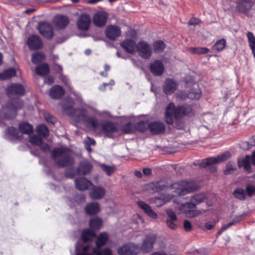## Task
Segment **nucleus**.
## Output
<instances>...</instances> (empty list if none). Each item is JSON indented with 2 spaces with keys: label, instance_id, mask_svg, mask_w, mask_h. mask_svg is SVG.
Instances as JSON below:
<instances>
[{
  "label": "nucleus",
  "instance_id": "1",
  "mask_svg": "<svg viewBox=\"0 0 255 255\" xmlns=\"http://www.w3.org/2000/svg\"><path fill=\"white\" fill-rule=\"evenodd\" d=\"M92 109L82 108L74 110L71 114V119L76 123H82L84 125L91 126L95 130H98L106 136H109L117 131V128L113 123L102 121L100 123L94 117L89 116Z\"/></svg>",
  "mask_w": 255,
  "mask_h": 255
},
{
  "label": "nucleus",
  "instance_id": "2",
  "mask_svg": "<svg viewBox=\"0 0 255 255\" xmlns=\"http://www.w3.org/2000/svg\"><path fill=\"white\" fill-rule=\"evenodd\" d=\"M109 237L108 234L103 232L97 237L96 244V248L91 247L87 242L84 243L81 253L77 254L76 255H113L111 249L108 247L100 249L105 245L108 241Z\"/></svg>",
  "mask_w": 255,
  "mask_h": 255
},
{
  "label": "nucleus",
  "instance_id": "3",
  "mask_svg": "<svg viewBox=\"0 0 255 255\" xmlns=\"http://www.w3.org/2000/svg\"><path fill=\"white\" fill-rule=\"evenodd\" d=\"M156 239V235L150 234L146 236L141 248L134 244L129 243L119 248L118 253L120 255H136L140 250L144 252H149L152 250Z\"/></svg>",
  "mask_w": 255,
  "mask_h": 255
},
{
  "label": "nucleus",
  "instance_id": "4",
  "mask_svg": "<svg viewBox=\"0 0 255 255\" xmlns=\"http://www.w3.org/2000/svg\"><path fill=\"white\" fill-rule=\"evenodd\" d=\"M192 113L193 109L191 105H185L176 107L173 103H170L165 110L166 122L168 125H172Z\"/></svg>",
  "mask_w": 255,
  "mask_h": 255
},
{
  "label": "nucleus",
  "instance_id": "5",
  "mask_svg": "<svg viewBox=\"0 0 255 255\" xmlns=\"http://www.w3.org/2000/svg\"><path fill=\"white\" fill-rule=\"evenodd\" d=\"M51 154L59 167L67 166L73 163L72 152L67 148H56L52 151Z\"/></svg>",
  "mask_w": 255,
  "mask_h": 255
},
{
  "label": "nucleus",
  "instance_id": "6",
  "mask_svg": "<svg viewBox=\"0 0 255 255\" xmlns=\"http://www.w3.org/2000/svg\"><path fill=\"white\" fill-rule=\"evenodd\" d=\"M89 224L91 229L84 230L82 234V240L85 243L92 240L96 236V234L92 230H99L100 229L102 226L103 222L100 218L96 217L90 221Z\"/></svg>",
  "mask_w": 255,
  "mask_h": 255
},
{
  "label": "nucleus",
  "instance_id": "7",
  "mask_svg": "<svg viewBox=\"0 0 255 255\" xmlns=\"http://www.w3.org/2000/svg\"><path fill=\"white\" fill-rule=\"evenodd\" d=\"M174 192L179 196H184L194 192L196 189L195 183L193 181H182L175 183L172 185Z\"/></svg>",
  "mask_w": 255,
  "mask_h": 255
},
{
  "label": "nucleus",
  "instance_id": "8",
  "mask_svg": "<svg viewBox=\"0 0 255 255\" xmlns=\"http://www.w3.org/2000/svg\"><path fill=\"white\" fill-rule=\"evenodd\" d=\"M23 105V102L21 100H13L5 107H2L0 113L3 114L6 119H12L15 117L16 111L21 109Z\"/></svg>",
  "mask_w": 255,
  "mask_h": 255
},
{
  "label": "nucleus",
  "instance_id": "9",
  "mask_svg": "<svg viewBox=\"0 0 255 255\" xmlns=\"http://www.w3.org/2000/svg\"><path fill=\"white\" fill-rule=\"evenodd\" d=\"M231 156V153L226 151L221 155H219L216 157H209L202 160L199 163V165L203 168L208 166L213 165L215 164L223 162L229 158Z\"/></svg>",
  "mask_w": 255,
  "mask_h": 255
},
{
  "label": "nucleus",
  "instance_id": "10",
  "mask_svg": "<svg viewBox=\"0 0 255 255\" xmlns=\"http://www.w3.org/2000/svg\"><path fill=\"white\" fill-rule=\"evenodd\" d=\"M201 95V90L198 88V86L196 84H194L193 85V88L188 94H186L184 92H180L177 94L176 96L177 98L181 100H185L187 98L191 100H198L200 98Z\"/></svg>",
  "mask_w": 255,
  "mask_h": 255
},
{
  "label": "nucleus",
  "instance_id": "11",
  "mask_svg": "<svg viewBox=\"0 0 255 255\" xmlns=\"http://www.w3.org/2000/svg\"><path fill=\"white\" fill-rule=\"evenodd\" d=\"M137 51L138 54L144 59L149 58L152 52L151 45L145 41H141L138 43Z\"/></svg>",
  "mask_w": 255,
  "mask_h": 255
},
{
  "label": "nucleus",
  "instance_id": "12",
  "mask_svg": "<svg viewBox=\"0 0 255 255\" xmlns=\"http://www.w3.org/2000/svg\"><path fill=\"white\" fill-rule=\"evenodd\" d=\"M24 87L19 84H14L9 86L6 89V93L10 98H17L24 93Z\"/></svg>",
  "mask_w": 255,
  "mask_h": 255
},
{
  "label": "nucleus",
  "instance_id": "13",
  "mask_svg": "<svg viewBox=\"0 0 255 255\" xmlns=\"http://www.w3.org/2000/svg\"><path fill=\"white\" fill-rule=\"evenodd\" d=\"M251 162L255 165V151L253 152L252 155H246L245 157H240L238 159V165L240 167H243L248 172L251 170Z\"/></svg>",
  "mask_w": 255,
  "mask_h": 255
},
{
  "label": "nucleus",
  "instance_id": "14",
  "mask_svg": "<svg viewBox=\"0 0 255 255\" xmlns=\"http://www.w3.org/2000/svg\"><path fill=\"white\" fill-rule=\"evenodd\" d=\"M178 83L173 79L168 78L164 81L163 90L166 95H171L177 89Z\"/></svg>",
  "mask_w": 255,
  "mask_h": 255
},
{
  "label": "nucleus",
  "instance_id": "15",
  "mask_svg": "<svg viewBox=\"0 0 255 255\" xmlns=\"http://www.w3.org/2000/svg\"><path fill=\"white\" fill-rule=\"evenodd\" d=\"M38 30L39 33L44 37L50 39L53 36L52 26L47 22H43L39 23Z\"/></svg>",
  "mask_w": 255,
  "mask_h": 255
},
{
  "label": "nucleus",
  "instance_id": "16",
  "mask_svg": "<svg viewBox=\"0 0 255 255\" xmlns=\"http://www.w3.org/2000/svg\"><path fill=\"white\" fill-rule=\"evenodd\" d=\"M194 208H189L184 206V204L181 206L180 213L185 214L187 218H194L205 213V210L193 209Z\"/></svg>",
  "mask_w": 255,
  "mask_h": 255
},
{
  "label": "nucleus",
  "instance_id": "17",
  "mask_svg": "<svg viewBox=\"0 0 255 255\" xmlns=\"http://www.w3.org/2000/svg\"><path fill=\"white\" fill-rule=\"evenodd\" d=\"M89 195L94 200H100L103 198L106 195V190L102 186H95L93 185Z\"/></svg>",
  "mask_w": 255,
  "mask_h": 255
},
{
  "label": "nucleus",
  "instance_id": "18",
  "mask_svg": "<svg viewBox=\"0 0 255 255\" xmlns=\"http://www.w3.org/2000/svg\"><path fill=\"white\" fill-rule=\"evenodd\" d=\"M206 198L207 196L205 193L197 194L191 197L190 202L184 203V206L187 208H195L197 205L203 202Z\"/></svg>",
  "mask_w": 255,
  "mask_h": 255
},
{
  "label": "nucleus",
  "instance_id": "19",
  "mask_svg": "<svg viewBox=\"0 0 255 255\" xmlns=\"http://www.w3.org/2000/svg\"><path fill=\"white\" fill-rule=\"evenodd\" d=\"M254 4V0H238L237 9L242 13H247Z\"/></svg>",
  "mask_w": 255,
  "mask_h": 255
},
{
  "label": "nucleus",
  "instance_id": "20",
  "mask_svg": "<svg viewBox=\"0 0 255 255\" xmlns=\"http://www.w3.org/2000/svg\"><path fill=\"white\" fill-rule=\"evenodd\" d=\"M121 45L126 51L130 54H133L137 51V45L133 40L127 39L122 41Z\"/></svg>",
  "mask_w": 255,
  "mask_h": 255
},
{
  "label": "nucleus",
  "instance_id": "21",
  "mask_svg": "<svg viewBox=\"0 0 255 255\" xmlns=\"http://www.w3.org/2000/svg\"><path fill=\"white\" fill-rule=\"evenodd\" d=\"M29 141L32 144L38 146L44 152L49 151L50 149L49 145L46 143H43L41 138L38 135L29 136Z\"/></svg>",
  "mask_w": 255,
  "mask_h": 255
},
{
  "label": "nucleus",
  "instance_id": "22",
  "mask_svg": "<svg viewBox=\"0 0 255 255\" xmlns=\"http://www.w3.org/2000/svg\"><path fill=\"white\" fill-rule=\"evenodd\" d=\"M91 22L90 16L87 14H82L77 21V26L79 29L87 30Z\"/></svg>",
  "mask_w": 255,
  "mask_h": 255
},
{
  "label": "nucleus",
  "instance_id": "23",
  "mask_svg": "<svg viewBox=\"0 0 255 255\" xmlns=\"http://www.w3.org/2000/svg\"><path fill=\"white\" fill-rule=\"evenodd\" d=\"M151 72L156 76L161 75L164 71V66L161 61L156 60L150 65Z\"/></svg>",
  "mask_w": 255,
  "mask_h": 255
},
{
  "label": "nucleus",
  "instance_id": "24",
  "mask_svg": "<svg viewBox=\"0 0 255 255\" xmlns=\"http://www.w3.org/2000/svg\"><path fill=\"white\" fill-rule=\"evenodd\" d=\"M175 195H170L169 193L161 194L159 197L152 198L150 202L154 203L157 207L161 206L165 203L169 201Z\"/></svg>",
  "mask_w": 255,
  "mask_h": 255
},
{
  "label": "nucleus",
  "instance_id": "25",
  "mask_svg": "<svg viewBox=\"0 0 255 255\" xmlns=\"http://www.w3.org/2000/svg\"><path fill=\"white\" fill-rule=\"evenodd\" d=\"M76 188L81 191L87 190L90 187L93 186L90 181L85 177H81L76 179L75 180Z\"/></svg>",
  "mask_w": 255,
  "mask_h": 255
},
{
  "label": "nucleus",
  "instance_id": "26",
  "mask_svg": "<svg viewBox=\"0 0 255 255\" xmlns=\"http://www.w3.org/2000/svg\"><path fill=\"white\" fill-rule=\"evenodd\" d=\"M27 43L29 48L32 50L39 49L42 46V42L40 38L38 36L34 35L29 36Z\"/></svg>",
  "mask_w": 255,
  "mask_h": 255
},
{
  "label": "nucleus",
  "instance_id": "27",
  "mask_svg": "<svg viewBox=\"0 0 255 255\" xmlns=\"http://www.w3.org/2000/svg\"><path fill=\"white\" fill-rule=\"evenodd\" d=\"M105 33L109 39L114 40L121 35V30L118 26L111 25L106 28Z\"/></svg>",
  "mask_w": 255,
  "mask_h": 255
},
{
  "label": "nucleus",
  "instance_id": "28",
  "mask_svg": "<svg viewBox=\"0 0 255 255\" xmlns=\"http://www.w3.org/2000/svg\"><path fill=\"white\" fill-rule=\"evenodd\" d=\"M107 14L105 12H98L93 17L94 24L99 27L103 26L107 21Z\"/></svg>",
  "mask_w": 255,
  "mask_h": 255
},
{
  "label": "nucleus",
  "instance_id": "29",
  "mask_svg": "<svg viewBox=\"0 0 255 255\" xmlns=\"http://www.w3.org/2000/svg\"><path fill=\"white\" fill-rule=\"evenodd\" d=\"M85 211L87 214L90 215L96 214L100 212V205L98 202H91L86 206Z\"/></svg>",
  "mask_w": 255,
  "mask_h": 255
},
{
  "label": "nucleus",
  "instance_id": "30",
  "mask_svg": "<svg viewBox=\"0 0 255 255\" xmlns=\"http://www.w3.org/2000/svg\"><path fill=\"white\" fill-rule=\"evenodd\" d=\"M64 94V91L63 88L59 85L53 86L50 90L49 95L50 97L55 99L60 98Z\"/></svg>",
  "mask_w": 255,
  "mask_h": 255
},
{
  "label": "nucleus",
  "instance_id": "31",
  "mask_svg": "<svg viewBox=\"0 0 255 255\" xmlns=\"http://www.w3.org/2000/svg\"><path fill=\"white\" fill-rule=\"evenodd\" d=\"M53 22L57 28H63L68 24L69 20L66 16L57 15L54 17Z\"/></svg>",
  "mask_w": 255,
  "mask_h": 255
},
{
  "label": "nucleus",
  "instance_id": "32",
  "mask_svg": "<svg viewBox=\"0 0 255 255\" xmlns=\"http://www.w3.org/2000/svg\"><path fill=\"white\" fill-rule=\"evenodd\" d=\"M19 134L16 128L13 127H8L5 131V138L11 140L15 139L21 140Z\"/></svg>",
  "mask_w": 255,
  "mask_h": 255
},
{
  "label": "nucleus",
  "instance_id": "33",
  "mask_svg": "<svg viewBox=\"0 0 255 255\" xmlns=\"http://www.w3.org/2000/svg\"><path fill=\"white\" fill-rule=\"evenodd\" d=\"M149 128L153 134H158L164 131V124L161 122H153L149 125Z\"/></svg>",
  "mask_w": 255,
  "mask_h": 255
},
{
  "label": "nucleus",
  "instance_id": "34",
  "mask_svg": "<svg viewBox=\"0 0 255 255\" xmlns=\"http://www.w3.org/2000/svg\"><path fill=\"white\" fill-rule=\"evenodd\" d=\"M138 206L146 213V214L153 219H156L157 215L156 213L153 211L150 206L142 201L138 202Z\"/></svg>",
  "mask_w": 255,
  "mask_h": 255
},
{
  "label": "nucleus",
  "instance_id": "35",
  "mask_svg": "<svg viewBox=\"0 0 255 255\" xmlns=\"http://www.w3.org/2000/svg\"><path fill=\"white\" fill-rule=\"evenodd\" d=\"M19 129L23 134L29 135L33 132L32 126L27 123H22L19 125Z\"/></svg>",
  "mask_w": 255,
  "mask_h": 255
},
{
  "label": "nucleus",
  "instance_id": "36",
  "mask_svg": "<svg viewBox=\"0 0 255 255\" xmlns=\"http://www.w3.org/2000/svg\"><path fill=\"white\" fill-rule=\"evenodd\" d=\"M92 169V165L88 162L81 163L79 168V172L84 175L88 174Z\"/></svg>",
  "mask_w": 255,
  "mask_h": 255
},
{
  "label": "nucleus",
  "instance_id": "37",
  "mask_svg": "<svg viewBox=\"0 0 255 255\" xmlns=\"http://www.w3.org/2000/svg\"><path fill=\"white\" fill-rule=\"evenodd\" d=\"M249 46L252 51L254 58H255V36L251 32L247 33Z\"/></svg>",
  "mask_w": 255,
  "mask_h": 255
},
{
  "label": "nucleus",
  "instance_id": "38",
  "mask_svg": "<svg viewBox=\"0 0 255 255\" xmlns=\"http://www.w3.org/2000/svg\"><path fill=\"white\" fill-rule=\"evenodd\" d=\"M16 75V70L13 68L5 70L3 73L0 74V79L5 80L10 78Z\"/></svg>",
  "mask_w": 255,
  "mask_h": 255
},
{
  "label": "nucleus",
  "instance_id": "39",
  "mask_svg": "<svg viewBox=\"0 0 255 255\" xmlns=\"http://www.w3.org/2000/svg\"><path fill=\"white\" fill-rule=\"evenodd\" d=\"M49 68L46 64H42L37 67L35 69L36 73L40 76L46 75L49 73Z\"/></svg>",
  "mask_w": 255,
  "mask_h": 255
},
{
  "label": "nucleus",
  "instance_id": "40",
  "mask_svg": "<svg viewBox=\"0 0 255 255\" xmlns=\"http://www.w3.org/2000/svg\"><path fill=\"white\" fill-rule=\"evenodd\" d=\"M153 47L155 53H161L163 51L165 45L162 41L157 40L153 43Z\"/></svg>",
  "mask_w": 255,
  "mask_h": 255
},
{
  "label": "nucleus",
  "instance_id": "41",
  "mask_svg": "<svg viewBox=\"0 0 255 255\" xmlns=\"http://www.w3.org/2000/svg\"><path fill=\"white\" fill-rule=\"evenodd\" d=\"M37 132L44 136H47L49 134V130L48 128L44 125H40L37 127Z\"/></svg>",
  "mask_w": 255,
  "mask_h": 255
},
{
  "label": "nucleus",
  "instance_id": "42",
  "mask_svg": "<svg viewBox=\"0 0 255 255\" xmlns=\"http://www.w3.org/2000/svg\"><path fill=\"white\" fill-rule=\"evenodd\" d=\"M226 44V41L224 39L218 41L213 46V49L218 52L224 49Z\"/></svg>",
  "mask_w": 255,
  "mask_h": 255
},
{
  "label": "nucleus",
  "instance_id": "43",
  "mask_svg": "<svg viewBox=\"0 0 255 255\" xmlns=\"http://www.w3.org/2000/svg\"><path fill=\"white\" fill-rule=\"evenodd\" d=\"M100 166L101 169L105 171L108 176H110L116 170V167L115 166H108L104 164H101Z\"/></svg>",
  "mask_w": 255,
  "mask_h": 255
},
{
  "label": "nucleus",
  "instance_id": "44",
  "mask_svg": "<svg viewBox=\"0 0 255 255\" xmlns=\"http://www.w3.org/2000/svg\"><path fill=\"white\" fill-rule=\"evenodd\" d=\"M45 59V55L43 53H36L32 57V61L33 63L38 64Z\"/></svg>",
  "mask_w": 255,
  "mask_h": 255
},
{
  "label": "nucleus",
  "instance_id": "45",
  "mask_svg": "<svg viewBox=\"0 0 255 255\" xmlns=\"http://www.w3.org/2000/svg\"><path fill=\"white\" fill-rule=\"evenodd\" d=\"M190 51L194 54H206L209 52V49L206 47H193L190 49Z\"/></svg>",
  "mask_w": 255,
  "mask_h": 255
},
{
  "label": "nucleus",
  "instance_id": "46",
  "mask_svg": "<svg viewBox=\"0 0 255 255\" xmlns=\"http://www.w3.org/2000/svg\"><path fill=\"white\" fill-rule=\"evenodd\" d=\"M234 195L240 200H244L246 198L245 192L244 189L242 188H238L234 190Z\"/></svg>",
  "mask_w": 255,
  "mask_h": 255
},
{
  "label": "nucleus",
  "instance_id": "47",
  "mask_svg": "<svg viewBox=\"0 0 255 255\" xmlns=\"http://www.w3.org/2000/svg\"><path fill=\"white\" fill-rule=\"evenodd\" d=\"M236 169V166L234 162L230 161L226 165V169L224 170L225 174H230L233 173Z\"/></svg>",
  "mask_w": 255,
  "mask_h": 255
},
{
  "label": "nucleus",
  "instance_id": "48",
  "mask_svg": "<svg viewBox=\"0 0 255 255\" xmlns=\"http://www.w3.org/2000/svg\"><path fill=\"white\" fill-rule=\"evenodd\" d=\"M74 105L73 101L71 99H65L62 103V107L64 110L70 109Z\"/></svg>",
  "mask_w": 255,
  "mask_h": 255
},
{
  "label": "nucleus",
  "instance_id": "49",
  "mask_svg": "<svg viewBox=\"0 0 255 255\" xmlns=\"http://www.w3.org/2000/svg\"><path fill=\"white\" fill-rule=\"evenodd\" d=\"M123 130L126 133H129L131 132H133L135 129L133 125L131 123H128V124L125 125L123 128Z\"/></svg>",
  "mask_w": 255,
  "mask_h": 255
},
{
  "label": "nucleus",
  "instance_id": "50",
  "mask_svg": "<svg viewBox=\"0 0 255 255\" xmlns=\"http://www.w3.org/2000/svg\"><path fill=\"white\" fill-rule=\"evenodd\" d=\"M146 123L143 121H141L136 124L135 128L139 131H144L146 128Z\"/></svg>",
  "mask_w": 255,
  "mask_h": 255
},
{
  "label": "nucleus",
  "instance_id": "51",
  "mask_svg": "<svg viewBox=\"0 0 255 255\" xmlns=\"http://www.w3.org/2000/svg\"><path fill=\"white\" fill-rule=\"evenodd\" d=\"M44 117L46 121L48 123H50L53 125L56 123V119L48 113H44Z\"/></svg>",
  "mask_w": 255,
  "mask_h": 255
},
{
  "label": "nucleus",
  "instance_id": "52",
  "mask_svg": "<svg viewBox=\"0 0 255 255\" xmlns=\"http://www.w3.org/2000/svg\"><path fill=\"white\" fill-rule=\"evenodd\" d=\"M166 214L168 217L170 218L169 220H176L177 217L174 211H173L171 209H168L166 210Z\"/></svg>",
  "mask_w": 255,
  "mask_h": 255
},
{
  "label": "nucleus",
  "instance_id": "53",
  "mask_svg": "<svg viewBox=\"0 0 255 255\" xmlns=\"http://www.w3.org/2000/svg\"><path fill=\"white\" fill-rule=\"evenodd\" d=\"M246 190L249 196H252L254 194H255V186L249 185L247 187Z\"/></svg>",
  "mask_w": 255,
  "mask_h": 255
},
{
  "label": "nucleus",
  "instance_id": "54",
  "mask_svg": "<svg viewBox=\"0 0 255 255\" xmlns=\"http://www.w3.org/2000/svg\"><path fill=\"white\" fill-rule=\"evenodd\" d=\"M252 146L250 144V142L244 141L240 143V147L244 150H249Z\"/></svg>",
  "mask_w": 255,
  "mask_h": 255
},
{
  "label": "nucleus",
  "instance_id": "55",
  "mask_svg": "<svg viewBox=\"0 0 255 255\" xmlns=\"http://www.w3.org/2000/svg\"><path fill=\"white\" fill-rule=\"evenodd\" d=\"M183 226L184 230L187 232H189L192 229V225L191 223L188 220L184 221Z\"/></svg>",
  "mask_w": 255,
  "mask_h": 255
},
{
  "label": "nucleus",
  "instance_id": "56",
  "mask_svg": "<svg viewBox=\"0 0 255 255\" xmlns=\"http://www.w3.org/2000/svg\"><path fill=\"white\" fill-rule=\"evenodd\" d=\"M175 221L176 220H169V219L166 220V222L167 225L168 227L169 228H170L171 229L174 230L176 229V225L174 223V221Z\"/></svg>",
  "mask_w": 255,
  "mask_h": 255
},
{
  "label": "nucleus",
  "instance_id": "57",
  "mask_svg": "<svg viewBox=\"0 0 255 255\" xmlns=\"http://www.w3.org/2000/svg\"><path fill=\"white\" fill-rule=\"evenodd\" d=\"M115 82L114 80H111L109 83H103L102 85L99 87V90L101 91H104L106 89V86H112L114 85Z\"/></svg>",
  "mask_w": 255,
  "mask_h": 255
},
{
  "label": "nucleus",
  "instance_id": "58",
  "mask_svg": "<svg viewBox=\"0 0 255 255\" xmlns=\"http://www.w3.org/2000/svg\"><path fill=\"white\" fill-rule=\"evenodd\" d=\"M247 215L246 213H243L240 215L236 216L235 218H234L233 220H234V222L235 224H237L240 221H241L245 217H246Z\"/></svg>",
  "mask_w": 255,
  "mask_h": 255
},
{
  "label": "nucleus",
  "instance_id": "59",
  "mask_svg": "<svg viewBox=\"0 0 255 255\" xmlns=\"http://www.w3.org/2000/svg\"><path fill=\"white\" fill-rule=\"evenodd\" d=\"M84 144H89V145L95 144V141L94 139L90 138L89 137H87L86 139H85L84 141Z\"/></svg>",
  "mask_w": 255,
  "mask_h": 255
},
{
  "label": "nucleus",
  "instance_id": "60",
  "mask_svg": "<svg viewBox=\"0 0 255 255\" xmlns=\"http://www.w3.org/2000/svg\"><path fill=\"white\" fill-rule=\"evenodd\" d=\"M200 20L196 18L191 19L189 22L190 25H195L199 23Z\"/></svg>",
  "mask_w": 255,
  "mask_h": 255
},
{
  "label": "nucleus",
  "instance_id": "61",
  "mask_svg": "<svg viewBox=\"0 0 255 255\" xmlns=\"http://www.w3.org/2000/svg\"><path fill=\"white\" fill-rule=\"evenodd\" d=\"M45 83L50 85L54 82V78L53 76H49L45 78Z\"/></svg>",
  "mask_w": 255,
  "mask_h": 255
},
{
  "label": "nucleus",
  "instance_id": "62",
  "mask_svg": "<svg viewBox=\"0 0 255 255\" xmlns=\"http://www.w3.org/2000/svg\"><path fill=\"white\" fill-rule=\"evenodd\" d=\"M72 93L73 94V95L75 97L76 99L81 102L82 101V97L80 94L78 93L75 92V91H72Z\"/></svg>",
  "mask_w": 255,
  "mask_h": 255
},
{
  "label": "nucleus",
  "instance_id": "63",
  "mask_svg": "<svg viewBox=\"0 0 255 255\" xmlns=\"http://www.w3.org/2000/svg\"><path fill=\"white\" fill-rule=\"evenodd\" d=\"M230 226H228V224L225 225L222 227L220 230L218 232V234H221L223 232L227 230L228 228H230Z\"/></svg>",
  "mask_w": 255,
  "mask_h": 255
},
{
  "label": "nucleus",
  "instance_id": "64",
  "mask_svg": "<svg viewBox=\"0 0 255 255\" xmlns=\"http://www.w3.org/2000/svg\"><path fill=\"white\" fill-rule=\"evenodd\" d=\"M143 173L146 175H149L151 173V170L150 168H144L143 169Z\"/></svg>",
  "mask_w": 255,
  "mask_h": 255
}]
</instances>
